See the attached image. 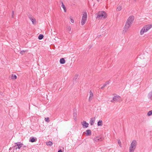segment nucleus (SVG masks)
I'll return each instance as SVG.
<instances>
[{
  "label": "nucleus",
  "mask_w": 152,
  "mask_h": 152,
  "mask_svg": "<svg viewBox=\"0 0 152 152\" xmlns=\"http://www.w3.org/2000/svg\"><path fill=\"white\" fill-rule=\"evenodd\" d=\"M144 27H145V29L146 30V31H147L152 27V25H148L144 26Z\"/></svg>",
  "instance_id": "10"
},
{
  "label": "nucleus",
  "mask_w": 152,
  "mask_h": 152,
  "mask_svg": "<svg viewBox=\"0 0 152 152\" xmlns=\"http://www.w3.org/2000/svg\"><path fill=\"white\" fill-rule=\"evenodd\" d=\"M61 7L63 8L64 9V11L65 12H66V7L64 5V4L63 2L61 1Z\"/></svg>",
  "instance_id": "18"
},
{
  "label": "nucleus",
  "mask_w": 152,
  "mask_h": 152,
  "mask_svg": "<svg viewBox=\"0 0 152 152\" xmlns=\"http://www.w3.org/2000/svg\"><path fill=\"white\" fill-rule=\"evenodd\" d=\"M147 115L148 116H150L152 115V110L149 111L147 114Z\"/></svg>",
  "instance_id": "27"
},
{
  "label": "nucleus",
  "mask_w": 152,
  "mask_h": 152,
  "mask_svg": "<svg viewBox=\"0 0 152 152\" xmlns=\"http://www.w3.org/2000/svg\"><path fill=\"white\" fill-rule=\"evenodd\" d=\"M46 145L48 146H50L53 145V143L51 141H49L46 142Z\"/></svg>",
  "instance_id": "21"
},
{
  "label": "nucleus",
  "mask_w": 152,
  "mask_h": 152,
  "mask_svg": "<svg viewBox=\"0 0 152 152\" xmlns=\"http://www.w3.org/2000/svg\"><path fill=\"white\" fill-rule=\"evenodd\" d=\"M86 135L87 136H90L91 134V132L90 129H88L86 131Z\"/></svg>",
  "instance_id": "14"
},
{
  "label": "nucleus",
  "mask_w": 152,
  "mask_h": 152,
  "mask_svg": "<svg viewBox=\"0 0 152 152\" xmlns=\"http://www.w3.org/2000/svg\"><path fill=\"white\" fill-rule=\"evenodd\" d=\"M15 144H16L14 146V147L15 148V149L16 150H17V149H20L23 145V144L20 142H16L15 143Z\"/></svg>",
  "instance_id": "4"
},
{
  "label": "nucleus",
  "mask_w": 152,
  "mask_h": 152,
  "mask_svg": "<svg viewBox=\"0 0 152 152\" xmlns=\"http://www.w3.org/2000/svg\"><path fill=\"white\" fill-rule=\"evenodd\" d=\"M104 138L100 136H97L94 137L93 140L94 141L98 142L99 141H102L103 140Z\"/></svg>",
  "instance_id": "6"
},
{
  "label": "nucleus",
  "mask_w": 152,
  "mask_h": 152,
  "mask_svg": "<svg viewBox=\"0 0 152 152\" xmlns=\"http://www.w3.org/2000/svg\"><path fill=\"white\" fill-rule=\"evenodd\" d=\"M26 52V50H22L20 52V53L22 55H23L24 53Z\"/></svg>",
  "instance_id": "28"
},
{
  "label": "nucleus",
  "mask_w": 152,
  "mask_h": 152,
  "mask_svg": "<svg viewBox=\"0 0 152 152\" xmlns=\"http://www.w3.org/2000/svg\"><path fill=\"white\" fill-rule=\"evenodd\" d=\"M89 93L90 96L88 99V101L89 102H91L93 97L94 95L93 93L91 90L90 91Z\"/></svg>",
  "instance_id": "9"
},
{
  "label": "nucleus",
  "mask_w": 152,
  "mask_h": 152,
  "mask_svg": "<svg viewBox=\"0 0 152 152\" xmlns=\"http://www.w3.org/2000/svg\"><path fill=\"white\" fill-rule=\"evenodd\" d=\"M121 97L118 95L115 96L113 97V99L111 100V102H113L114 101L118 102L120 101Z\"/></svg>",
  "instance_id": "5"
},
{
  "label": "nucleus",
  "mask_w": 152,
  "mask_h": 152,
  "mask_svg": "<svg viewBox=\"0 0 152 152\" xmlns=\"http://www.w3.org/2000/svg\"><path fill=\"white\" fill-rule=\"evenodd\" d=\"M134 20V16L133 15L130 16L128 18L126 23L131 25Z\"/></svg>",
  "instance_id": "3"
},
{
  "label": "nucleus",
  "mask_w": 152,
  "mask_h": 152,
  "mask_svg": "<svg viewBox=\"0 0 152 152\" xmlns=\"http://www.w3.org/2000/svg\"><path fill=\"white\" fill-rule=\"evenodd\" d=\"M29 18L32 22L33 24H35L36 23V21L35 18Z\"/></svg>",
  "instance_id": "15"
},
{
  "label": "nucleus",
  "mask_w": 152,
  "mask_h": 152,
  "mask_svg": "<svg viewBox=\"0 0 152 152\" xmlns=\"http://www.w3.org/2000/svg\"><path fill=\"white\" fill-rule=\"evenodd\" d=\"M137 144V141L135 140H133L131 143L130 146L129 147V152H134L136 148Z\"/></svg>",
  "instance_id": "1"
},
{
  "label": "nucleus",
  "mask_w": 152,
  "mask_h": 152,
  "mask_svg": "<svg viewBox=\"0 0 152 152\" xmlns=\"http://www.w3.org/2000/svg\"><path fill=\"white\" fill-rule=\"evenodd\" d=\"M73 117L75 121L76 120L77 118V113L76 112H74L73 113Z\"/></svg>",
  "instance_id": "25"
},
{
  "label": "nucleus",
  "mask_w": 152,
  "mask_h": 152,
  "mask_svg": "<svg viewBox=\"0 0 152 152\" xmlns=\"http://www.w3.org/2000/svg\"><path fill=\"white\" fill-rule=\"evenodd\" d=\"M97 1H99V0H96Z\"/></svg>",
  "instance_id": "37"
},
{
  "label": "nucleus",
  "mask_w": 152,
  "mask_h": 152,
  "mask_svg": "<svg viewBox=\"0 0 152 152\" xmlns=\"http://www.w3.org/2000/svg\"><path fill=\"white\" fill-rule=\"evenodd\" d=\"M70 21L71 23H73L74 22V20L73 19H72L71 17H70Z\"/></svg>",
  "instance_id": "32"
},
{
  "label": "nucleus",
  "mask_w": 152,
  "mask_h": 152,
  "mask_svg": "<svg viewBox=\"0 0 152 152\" xmlns=\"http://www.w3.org/2000/svg\"><path fill=\"white\" fill-rule=\"evenodd\" d=\"M26 146H23V149H24V148H26Z\"/></svg>",
  "instance_id": "36"
},
{
  "label": "nucleus",
  "mask_w": 152,
  "mask_h": 152,
  "mask_svg": "<svg viewBox=\"0 0 152 152\" xmlns=\"http://www.w3.org/2000/svg\"><path fill=\"white\" fill-rule=\"evenodd\" d=\"M98 126H102V120H99L97 122Z\"/></svg>",
  "instance_id": "20"
},
{
  "label": "nucleus",
  "mask_w": 152,
  "mask_h": 152,
  "mask_svg": "<svg viewBox=\"0 0 152 152\" xmlns=\"http://www.w3.org/2000/svg\"><path fill=\"white\" fill-rule=\"evenodd\" d=\"M14 14V12L13 11H12V18H13L14 17V16H13V15Z\"/></svg>",
  "instance_id": "34"
},
{
  "label": "nucleus",
  "mask_w": 152,
  "mask_h": 152,
  "mask_svg": "<svg viewBox=\"0 0 152 152\" xmlns=\"http://www.w3.org/2000/svg\"><path fill=\"white\" fill-rule=\"evenodd\" d=\"M131 25L126 23L125 25L124 26V30L123 31V33H125L128 29L130 27Z\"/></svg>",
  "instance_id": "7"
},
{
  "label": "nucleus",
  "mask_w": 152,
  "mask_h": 152,
  "mask_svg": "<svg viewBox=\"0 0 152 152\" xmlns=\"http://www.w3.org/2000/svg\"><path fill=\"white\" fill-rule=\"evenodd\" d=\"M67 30L69 31H70L71 30V28L70 26H67Z\"/></svg>",
  "instance_id": "30"
},
{
  "label": "nucleus",
  "mask_w": 152,
  "mask_h": 152,
  "mask_svg": "<svg viewBox=\"0 0 152 152\" xmlns=\"http://www.w3.org/2000/svg\"><path fill=\"white\" fill-rule=\"evenodd\" d=\"M110 83V81H108L107 82H106L105 84H104L103 85V86L101 88V89H103L104 88L107 86V85L109 84Z\"/></svg>",
  "instance_id": "16"
},
{
  "label": "nucleus",
  "mask_w": 152,
  "mask_h": 152,
  "mask_svg": "<svg viewBox=\"0 0 152 152\" xmlns=\"http://www.w3.org/2000/svg\"><path fill=\"white\" fill-rule=\"evenodd\" d=\"M81 124L83 128H87L88 127V124L85 121H83V122H81Z\"/></svg>",
  "instance_id": "8"
},
{
  "label": "nucleus",
  "mask_w": 152,
  "mask_h": 152,
  "mask_svg": "<svg viewBox=\"0 0 152 152\" xmlns=\"http://www.w3.org/2000/svg\"><path fill=\"white\" fill-rule=\"evenodd\" d=\"M107 17V14L104 11L99 12L97 14L96 18L98 19L105 18Z\"/></svg>",
  "instance_id": "2"
},
{
  "label": "nucleus",
  "mask_w": 152,
  "mask_h": 152,
  "mask_svg": "<svg viewBox=\"0 0 152 152\" xmlns=\"http://www.w3.org/2000/svg\"><path fill=\"white\" fill-rule=\"evenodd\" d=\"M95 117H94L93 118H91L90 119V123L91 125H93V124H94L95 121Z\"/></svg>",
  "instance_id": "13"
},
{
  "label": "nucleus",
  "mask_w": 152,
  "mask_h": 152,
  "mask_svg": "<svg viewBox=\"0 0 152 152\" xmlns=\"http://www.w3.org/2000/svg\"><path fill=\"white\" fill-rule=\"evenodd\" d=\"M87 12H85L83 15L82 19L87 20Z\"/></svg>",
  "instance_id": "12"
},
{
  "label": "nucleus",
  "mask_w": 152,
  "mask_h": 152,
  "mask_svg": "<svg viewBox=\"0 0 152 152\" xmlns=\"http://www.w3.org/2000/svg\"><path fill=\"white\" fill-rule=\"evenodd\" d=\"M45 119L46 121L48 122L50 121L49 118H45Z\"/></svg>",
  "instance_id": "31"
},
{
  "label": "nucleus",
  "mask_w": 152,
  "mask_h": 152,
  "mask_svg": "<svg viewBox=\"0 0 152 152\" xmlns=\"http://www.w3.org/2000/svg\"><path fill=\"white\" fill-rule=\"evenodd\" d=\"M118 143L119 145V146L121 147V141H120V140H118Z\"/></svg>",
  "instance_id": "29"
},
{
  "label": "nucleus",
  "mask_w": 152,
  "mask_h": 152,
  "mask_svg": "<svg viewBox=\"0 0 152 152\" xmlns=\"http://www.w3.org/2000/svg\"><path fill=\"white\" fill-rule=\"evenodd\" d=\"M78 77V75H75V77L76 79H77Z\"/></svg>",
  "instance_id": "33"
},
{
  "label": "nucleus",
  "mask_w": 152,
  "mask_h": 152,
  "mask_svg": "<svg viewBox=\"0 0 152 152\" xmlns=\"http://www.w3.org/2000/svg\"><path fill=\"white\" fill-rule=\"evenodd\" d=\"M30 139L29 141L32 142H35L36 140L33 137L31 139L30 138Z\"/></svg>",
  "instance_id": "22"
},
{
  "label": "nucleus",
  "mask_w": 152,
  "mask_h": 152,
  "mask_svg": "<svg viewBox=\"0 0 152 152\" xmlns=\"http://www.w3.org/2000/svg\"><path fill=\"white\" fill-rule=\"evenodd\" d=\"M86 20L82 19L81 23L82 25H83L86 23Z\"/></svg>",
  "instance_id": "24"
},
{
  "label": "nucleus",
  "mask_w": 152,
  "mask_h": 152,
  "mask_svg": "<svg viewBox=\"0 0 152 152\" xmlns=\"http://www.w3.org/2000/svg\"><path fill=\"white\" fill-rule=\"evenodd\" d=\"M65 62V61L64 58H62L60 59V63L61 64H64Z\"/></svg>",
  "instance_id": "17"
},
{
  "label": "nucleus",
  "mask_w": 152,
  "mask_h": 152,
  "mask_svg": "<svg viewBox=\"0 0 152 152\" xmlns=\"http://www.w3.org/2000/svg\"><path fill=\"white\" fill-rule=\"evenodd\" d=\"M122 9V7L121 6H118V7L117 8V11H120Z\"/></svg>",
  "instance_id": "26"
},
{
  "label": "nucleus",
  "mask_w": 152,
  "mask_h": 152,
  "mask_svg": "<svg viewBox=\"0 0 152 152\" xmlns=\"http://www.w3.org/2000/svg\"><path fill=\"white\" fill-rule=\"evenodd\" d=\"M58 152H62V151L61 149L58 150Z\"/></svg>",
  "instance_id": "35"
},
{
  "label": "nucleus",
  "mask_w": 152,
  "mask_h": 152,
  "mask_svg": "<svg viewBox=\"0 0 152 152\" xmlns=\"http://www.w3.org/2000/svg\"><path fill=\"white\" fill-rule=\"evenodd\" d=\"M44 37V36L43 34H40L38 37V39L39 40L42 39Z\"/></svg>",
  "instance_id": "23"
},
{
  "label": "nucleus",
  "mask_w": 152,
  "mask_h": 152,
  "mask_svg": "<svg viewBox=\"0 0 152 152\" xmlns=\"http://www.w3.org/2000/svg\"><path fill=\"white\" fill-rule=\"evenodd\" d=\"M17 76L16 75L12 74L11 76V79H16L17 78Z\"/></svg>",
  "instance_id": "19"
},
{
  "label": "nucleus",
  "mask_w": 152,
  "mask_h": 152,
  "mask_svg": "<svg viewBox=\"0 0 152 152\" xmlns=\"http://www.w3.org/2000/svg\"><path fill=\"white\" fill-rule=\"evenodd\" d=\"M145 29V27H144V26L143 27V28L141 29L140 32V34L141 35H142L144 34V33L145 32H147V31H146V30Z\"/></svg>",
  "instance_id": "11"
}]
</instances>
